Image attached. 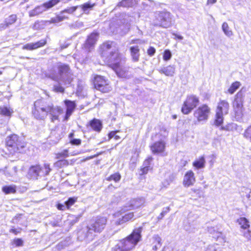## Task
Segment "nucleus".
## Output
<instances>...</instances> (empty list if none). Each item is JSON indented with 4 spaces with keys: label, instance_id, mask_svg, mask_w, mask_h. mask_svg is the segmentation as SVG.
<instances>
[{
    "label": "nucleus",
    "instance_id": "9d476101",
    "mask_svg": "<svg viewBox=\"0 0 251 251\" xmlns=\"http://www.w3.org/2000/svg\"><path fill=\"white\" fill-rule=\"evenodd\" d=\"M142 226L135 228L132 230L130 234L125 238H126L130 242V243L135 247L137 243L141 240L142 237Z\"/></svg>",
    "mask_w": 251,
    "mask_h": 251
},
{
    "label": "nucleus",
    "instance_id": "f03ea898",
    "mask_svg": "<svg viewBox=\"0 0 251 251\" xmlns=\"http://www.w3.org/2000/svg\"><path fill=\"white\" fill-rule=\"evenodd\" d=\"M51 170L50 164L47 163H44L43 167L39 164L31 165L28 170L27 176L29 179L36 180L40 176L49 175Z\"/></svg>",
    "mask_w": 251,
    "mask_h": 251
},
{
    "label": "nucleus",
    "instance_id": "cd10ccee",
    "mask_svg": "<svg viewBox=\"0 0 251 251\" xmlns=\"http://www.w3.org/2000/svg\"><path fill=\"white\" fill-rule=\"evenodd\" d=\"M70 165L69 162L67 159H59L54 163V166L58 169H61L66 167Z\"/></svg>",
    "mask_w": 251,
    "mask_h": 251
},
{
    "label": "nucleus",
    "instance_id": "6e6552de",
    "mask_svg": "<svg viewBox=\"0 0 251 251\" xmlns=\"http://www.w3.org/2000/svg\"><path fill=\"white\" fill-rule=\"evenodd\" d=\"M150 148L151 152L154 154L167 155V153L165 152L166 144L165 142L162 140L153 143L150 146Z\"/></svg>",
    "mask_w": 251,
    "mask_h": 251
},
{
    "label": "nucleus",
    "instance_id": "a18cd8bd",
    "mask_svg": "<svg viewBox=\"0 0 251 251\" xmlns=\"http://www.w3.org/2000/svg\"><path fill=\"white\" fill-rule=\"evenodd\" d=\"M22 230V228L21 227L16 228L13 226L9 230V232L14 235H17L20 234Z\"/></svg>",
    "mask_w": 251,
    "mask_h": 251
},
{
    "label": "nucleus",
    "instance_id": "5701e85b",
    "mask_svg": "<svg viewBox=\"0 0 251 251\" xmlns=\"http://www.w3.org/2000/svg\"><path fill=\"white\" fill-rule=\"evenodd\" d=\"M237 223L240 226L241 228L248 229L250 227L249 220L245 217H240L237 220Z\"/></svg>",
    "mask_w": 251,
    "mask_h": 251
},
{
    "label": "nucleus",
    "instance_id": "de8ad7c7",
    "mask_svg": "<svg viewBox=\"0 0 251 251\" xmlns=\"http://www.w3.org/2000/svg\"><path fill=\"white\" fill-rule=\"evenodd\" d=\"M242 197L249 205H251V191L246 195H243Z\"/></svg>",
    "mask_w": 251,
    "mask_h": 251
},
{
    "label": "nucleus",
    "instance_id": "a19ab883",
    "mask_svg": "<svg viewBox=\"0 0 251 251\" xmlns=\"http://www.w3.org/2000/svg\"><path fill=\"white\" fill-rule=\"evenodd\" d=\"M243 136L251 142V125L245 130Z\"/></svg>",
    "mask_w": 251,
    "mask_h": 251
},
{
    "label": "nucleus",
    "instance_id": "a878e982",
    "mask_svg": "<svg viewBox=\"0 0 251 251\" xmlns=\"http://www.w3.org/2000/svg\"><path fill=\"white\" fill-rule=\"evenodd\" d=\"M208 111H196L194 115L197 118L198 121H203L207 119Z\"/></svg>",
    "mask_w": 251,
    "mask_h": 251
},
{
    "label": "nucleus",
    "instance_id": "dca6fc26",
    "mask_svg": "<svg viewBox=\"0 0 251 251\" xmlns=\"http://www.w3.org/2000/svg\"><path fill=\"white\" fill-rule=\"evenodd\" d=\"M99 34L97 33H92L88 36L87 40L84 44V48L90 51L94 47L97 40L98 39Z\"/></svg>",
    "mask_w": 251,
    "mask_h": 251
},
{
    "label": "nucleus",
    "instance_id": "f8f14e48",
    "mask_svg": "<svg viewBox=\"0 0 251 251\" xmlns=\"http://www.w3.org/2000/svg\"><path fill=\"white\" fill-rule=\"evenodd\" d=\"M116 44L114 42L106 41L100 46V51L102 57L106 56L111 50L117 49Z\"/></svg>",
    "mask_w": 251,
    "mask_h": 251
},
{
    "label": "nucleus",
    "instance_id": "aec40b11",
    "mask_svg": "<svg viewBox=\"0 0 251 251\" xmlns=\"http://www.w3.org/2000/svg\"><path fill=\"white\" fill-rule=\"evenodd\" d=\"M90 125L92 128L93 129V130L98 132H100L102 128V123L99 119H92L90 122Z\"/></svg>",
    "mask_w": 251,
    "mask_h": 251
},
{
    "label": "nucleus",
    "instance_id": "37998d69",
    "mask_svg": "<svg viewBox=\"0 0 251 251\" xmlns=\"http://www.w3.org/2000/svg\"><path fill=\"white\" fill-rule=\"evenodd\" d=\"M170 208L169 207H166L165 209L164 210H163L159 215L157 217V220L160 221L162 220L163 217L166 215L169 211H170Z\"/></svg>",
    "mask_w": 251,
    "mask_h": 251
},
{
    "label": "nucleus",
    "instance_id": "4d7b16f0",
    "mask_svg": "<svg viewBox=\"0 0 251 251\" xmlns=\"http://www.w3.org/2000/svg\"><path fill=\"white\" fill-rule=\"evenodd\" d=\"M198 110H209V109H208V107L207 105L204 104V105H203L202 106L199 107V108Z\"/></svg>",
    "mask_w": 251,
    "mask_h": 251
},
{
    "label": "nucleus",
    "instance_id": "a211bd4d",
    "mask_svg": "<svg viewBox=\"0 0 251 251\" xmlns=\"http://www.w3.org/2000/svg\"><path fill=\"white\" fill-rule=\"evenodd\" d=\"M47 43V41L42 39L34 43H28L23 47V50H33L44 46Z\"/></svg>",
    "mask_w": 251,
    "mask_h": 251
},
{
    "label": "nucleus",
    "instance_id": "4468645a",
    "mask_svg": "<svg viewBox=\"0 0 251 251\" xmlns=\"http://www.w3.org/2000/svg\"><path fill=\"white\" fill-rule=\"evenodd\" d=\"M112 69L120 77L126 78L128 76V68L122 65L120 63L116 62L113 64Z\"/></svg>",
    "mask_w": 251,
    "mask_h": 251
},
{
    "label": "nucleus",
    "instance_id": "1a4fd4ad",
    "mask_svg": "<svg viewBox=\"0 0 251 251\" xmlns=\"http://www.w3.org/2000/svg\"><path fill=\"white\" fill-rule=\"evenodd\" d=\"M199 103L198 97L195 95H191L187 97L185 100L184 101L183 107L181 110H193L196 108Z\"/></svg>",
    "mask_w": 251,
    "mask_h": 251
},
{
    "label": "nucleus",
    "instance_id": "f257e3e1",
    "mask_svg": "<svg viewBox=\"0 0 251 251\" xmlns=\"http://www.w3.org/2000/svg\"><path fill=\"white\" fill-rule=\"evenodd\" d=\"M5 147L11 155L22 153L25 147V143L18 135L12 134L8 135L5 141Z\"/></svg>",
    "mask_w": 251,
    "mask_h": 251
},
{
    "label": "nucleus",
    "instance_id": "c85d7f7f",
    "mask_svg": "<svg viewBox=\"0 0 251 251\" xmlns=\"http://www.w3.org/2000/svg\"><path fill=\"white\" fill-rule=\"evenodd\" d=\"M222 29L225 34L228 37H231L233 36V33L230 28L228 24L226 22H224L222 25Z\"/></svg>",
    "mask_w": 251,
    "mask_h": 251
},
{
    "label": "nucleus",
    "instance_id": "774afa93",
    "mask_svg": "<svg viewBox=\"0 0 251 251\" xmlns=\"http://www.w3.org/2000/svg\"><path fill=\"white\" fill-rule=\"evenodd\" d=\"M184 114H188L190 111H182Z\"/></svg>",
    "mask_w": 251,
    "mask_h": 251
},
{
    "label": "nucleus",
    "instance_id": "680f3d73",
    "mask_svg": "<svg viewBox=\"0 0 251 251\" xmlns=\"http://www.w3.org/2000/svg\"><path fill=\"white\" fill-rule=\"evenodd\" d=\"M174 35H175V36L179 40H182L183 39V37L181 35H177L176 34H174Z\"/></svg>",
    "mask_w": 251,
    "mask_h": 251
},
{
    "label": "nucleus",
    "instance_id": "412c9836",
    "mask_svg": "<svg viewBox=\"0 0 251 251\" xmlns=\"http://www.w3.org/2000/svg\"><path fill=\"white\" fill-rule=\"evenodd\" d=\"M205 160L204 156L200 157L193 162V166L196 169H199L203 168L205 166Z\"/></svg>",
    "mask_w": 251,
    "mask_h": 251
},
{
    "label": "nucleus",
    "instance_id": "20e7f679",
    "mask_svg": "<svg viewBox=\"0 0 251 251\" xmlns=\"http://www.w3.org/2000/svg\"><path fill=\"white\" fill-rule=\"evenodd\" d=\"M59 76L51 75L50 77L58 82L62 81L66 84H69L73 80V73L69 66L66 64H60L58 65Z\"/></svg>",
    "mask_w": 251,
    "mask_h": 251
},
{
    "label": "nucleus",
    "instance_id": "49530a36",
    "mask_svg": "<svg viewBox=\"0 0 251 251\" xmlns=\"http://www.w3.org/2000/svg\"><path fill=\"white\" fill-rule=\"evenodd\" d=\"M153 243L157 245L159 247L161 246V238L158 235H155L153 237Z\"/></svg>",
    "mask_w": 251,
    "mask_h": 251
},
{
    "label": "nucleus",
    "instance_id": "052dcab7",
    "mask_svg": "<svg viewBox=\"0 0 251 251\" xmlns=\"http://www.w3.org/2000/svg\"><path fill=\"white\" fill-rule=\"evenodd\" d=\"M160 247L156 244H154V245L152 247V250L156 251H157L158 248H159Z\"/></svg>",
    "mask_w": 251,
    "mask_h": 251
},
{
    "label": "nucleus",
    "instance_id": "4be33fe9",
    "mask_svg": "<svg viewBox=\"0 0 251 251\" xmlns=\"http://www.w3.org/2000/svg\"><path fill=\"white\" fill-rule=\"evenodd\" d=\"M130 50L133 60L135 62L138 61L140 56L139 47L137 46L131 47Z\"/></svg>",
    "mask_w": 251,
    "mask_h": 251
},
{
    "label": "nucleus",
    "instance_id": "473e14b6",
    "mask_svg": "<svg viewBox=\"0 0 251 251\" xmlns=\"http://www.w3.org/2000/svg\"><path fill=\"white\" fill-rule=\"evenodd\" d=\"M241 86V83L239 81H235L232 83L230 87L227 90V92L230 94H233Z\"/></svg>",
    "mask_w": 251,
    "mask_h": 251
},
{
    "label": "nucleus",
    "instance_id": "4c0bfd02",
    "mask_svg": "<svg viewBox=\"0 0 251 251\" xmlns=\"http://www.w3.org/2000/svg\"><path fill=\"white\" fill-rule=\"evenodd\" d=\"M229 108V104L226 100H221L218 105V110H226Z\"/></svg>",
    "mask_w": 251,
    "mask_h": 251
},
{
    "label": "nucleus",
    "instance_id": "2eb2a0df",
    "mask_svg": "<svg viewBox=\"0 0 251 251\" xmlns=\"http://www.w3.org/2000/svg\"><path fill=\"white\" fill-rule=\"evenodd\" d=\"M153 160L152 156L148 157L143 162V166L140 167L139 170V175L142 176L148 174L149 171L152 170V167L151 166V163Z\"/></svg>",
    "mask_w": 251,
    "mask_h": 251
},
{
    "label": "nucleus",
    "instance_id": "338daca9",
    "mask_svg": "<svg viewBox=\"0 0 251 251\" xmlns=\"http://www.w3.org/2000/svg\"><path fill=\"white\" fill-rule=\"evenodd\" d=\"M139 40H132L131 41V43H137L138 42H139Z\"/></svg>",
    "mask_w": 251,
    "mask_h": 251
},
{
    "label": "nucleus",
    "instance_id": "0e129e2a",
    "mask_svg": "<svg viewBox=\"0 0 251 251\" xmlns=\"http://www.w3.org/2000/svg\"><path fill=\"white\" fill-rule=\"evenodd\" d=\"M58 119V117L57 116L53 115L52 118V121H54L55 120Z\"/></svg>",
    "mask_w": 251,
    "mask_h": 251
},
{
    "label": "nucleus",
    "instance_id": "b1692460",
    "mask_svg": "<svg viewBox=\"0 0 251 251\" xmlns=\"http://www.w3.org/2000/svg\"><path fill=\"white\" fill-rule=\"evenodd\" d=\"M17 20V16L16 15H11L7 18L5 20L4 25L1 24L0 25V27L5 28L6 27L8 26L9 25H11L14 24Z\"/></svg>",
    "mask_w": 251,
    "mask_h": 251
},
{
    "label": "nucleus",
    "instance_id": "c03bdc74",
    "mask_svg": "<svg viewBox=\"0 0 251 251\" xmlns=\"http://www.w3.org/2000/svg\"><path fill=\"white\" fill-rule=\"evenodd\" d=\"M172 57V53L169 50H166L164 52L163 59L165 61L170 60Z\"/></svg>",
    "mask_w": 251,
    "mask_h": 251
},
{
    "label": "nucleus",
    "instance_id": "5fc2aeb1",
    "mask_svg": "<svg viewBox=\"0 0 251 251\" xmlns=\"http://www.w3.org/2000/svg\"><path fill=\"white\" fill-rule=\"evenodd\" d=\"M155 51L156 50L153 47H150L147 50V53L149 55L152 56L154 54Z\"/></svg>",
    "mask_w": 251,
    "mask_h": 251
},
{
    "label": "nucleus",
    "instance_id": "2f4dec72",
    "mask_svg": "<svg viewBox=\"0 0 251 251\" xmlns=\"http://www.w3.org/2000/svg\"><path fill=\"white\" fill-rule=\"evenodd\" d=\"M223 123V114L222 111H218L216 114L214 124L216 126H221Z\"/></svg>",
    "mask_w": 251,
    "mask_h": 251
},
{
    "label": "nucleus",
    "instance_id": "6ab92c4d",
    "mask_svg": "<svg viewBox=\"0 0 251 251\" xmlns=\"http://www.w3.org/2000/svg\"><path fill=\"white\" fill-rule=\"evenodd\" d=\"M134 219V212H129L122 216V217L116 222V225H120L131 221Z\"/></svg>",
    "mask_w": 251,
    "mask_h": 251
},
{
    "label": "nucleus",
    "instance_id": "72a5a7b5",
    "mask_svg": "<svg viewBox=\"0 0 251 251\" xmlns=\"http://www.w3.org/2000/svg\"><path fill=\"white\" fill-rule=\"evenodd\" d=\"M133 4V0H123L119 2L117 6H123L124 7H128L132 6Z\"/></svg>",
    "mask_w": 251,
    "mask_h": 251
},
{
    "label": "nucleus",
    "instance_id": "bf43d9fd",
    "mask_svg": "<svg viewBox=\"0 0 251 251\" xmlns=\"http://www.w3.org/2000/svg\"><path fill=\"white\" fill-rule=\"evenodd\" d=\"M81 86H83V84L82 83H79L78 84V89L77 91L78 92H81L82 90V87Z\"/></svg>",
    "mask_w": 251,
    "mask_h": 251
},
{
    "label": "nucleus",
    "instance_id": "0eeeda50",
    "mask_svg": "<svg viewBox=\"0 0 251 251\" xmlns=\"http://www.w3.org/2000/svg\"><path fill=\"white\" fill-rule=\"evenodd\" d=\"M135 247L125 237L119 241L118 243L111 249V251H131Z\"/></svg>",
    "mask_w": 251,
    "mask_h": 251
},
{
    "label": "nucleus",
    "instance_id": "7c9ffc66",
    "mask_svg": "<svg viewBox=\"0 0 251 251\" xmlns=\"http://www.w3.org/2000/svg\"><path fill=\"white\" fill-rule=\"evenodd\" d=\"M69 156V151L68 149H65L60 152L55 153V158L57 160L65 159Z\"/></svg>",
    "mask_w": 251,
    "mask_h": 251
},
{
    "label": "nucleus",
    "instance_id": "9b49d317",
    "mask_svg": "<svg viewBox=\"0 0 251 251\" xmlns=\"http://www.w3.org/2000/svg\"><path fill=\"white\" fill-rule=\"evenodd\" d=\"M104 61L108 64L112 68V65L115 63H120V57L118 49L114 50H111L106 56L102 57Z\"/></svg>",
    "mask_w": 251,
    "mask_h": 251
},
{
    "label": "nucleus",
    "instance_id": "6e6d98bb",
    "mask_svg": "<svg viewBox=\"0 0 251 251\" xmlns=\"http://www.w3.org/2000/svg\"><path fill=\"white\" fill-rule=\"evenodd\" d=\"M57 209L59 210H64V205L61 203H58L56 205Z\"/></svg>",
    "mask_w": 251,
    "mask_h": 251
},
{
    "label": "nucleus",
    "instance_id": "ddd939ff",
    "mask_svg": "<svg viewBox=\"0 0 251 251\" xmlns=\"http://www.w3.org/2000/svg\"><path fill=\"white\" fill-rule=\"evenodd\" d=\"M196 181L194 173L192 170H189L184 174L182 184L185 187H189L193 186Z\"/></svg>",
    "mask_w": 251,
    "mask_h": 251
},
{
    "label": "nucleus",
    "instance_id": "bb28decb",
    "mask_svg": "<svg viewBox=\"0 0 251 251\" xmlns=\"http://www.w3.org/2000/svg\"><path fill=\"white\" fill-rule=\"evenodd\" d=\"M122 178V176L119 172H116L110 175L109 176L105 178L106 181H114L117 183L120 181Z\"/></svg>",
    "mask_w": 251,
    "mask_h": 251
},
{
    "label": "nucleus",
    "instance_id": "c756f323",
    "mask_svg": "<svg viewBox=\"0 0 251 251\" xmlns=\"http://www.w3.org/2000/svg\"><path fill=\"white\" fill-rule=\"evenodd\" d=\"M175 68L172 66H168L161 69L160 72L167 76H173L175 73Z\"/></svg>",
    "mask_w": 251,
    "mask_h": 251
},
{
    "label": "nucleus",
    "instance_id": "69168bd1",
    "mask_svg": "<svg viewBox=\"0 0 251 251\" xmlns=\"http://www.w3.org/2000/svg\"><path fill=\"white\" fill-rule=\"evenodd\" d=\"M191 191H193L194 193H197L198 191V190L196 189H192Z\"/></svg>",
    "mask_w": 251,
    "mask_h": 251
},
{
    "label": "nucleus",
    "instance_id": "f704fd0d",
    "mask_svg": "<svg viewBox=\"0 0 251 251\" xmlns=\"http://www.w3.org/2000/svg\"><path fill=\"white\" fill-rule=\"evenodd\" d=\"M60 1V0H50L49 1L44 3L43 4V6L46 9H49L57 4Z\"/></svg>",
    "mask_w": 251,
    "mask_h": 251
},
{
    "label": "nucleus",
    "instance_id": "8fccbe9b",
    "mask_svg": "<svg viewBox=\"0 0 251 251\" xmlns=\"http://www.w3.org/2000/svg\"><path fill=\"white\" fill-rule=\"evenodd\" d=\"M77 8V6H73L72 7H70V8L65 9L64 10L62 11L61 13H70V14L73 13L76 10Z\"/></svg>",
    "mask_w": 251,
    "mask_h": 251
},
{
    "label": "nucleus",
    "instance_id": "79ce46f5",
    "mask_svg": "<svg viewBox=\"0 0 251 251\" xmlns=\"http://www.w3.org/2000/svg\"><path fill=\"white\" fill-rule=\"evenodd\" d=\"M12 244L15 247H21L23 246V241L21 238H16L13 240Z\"/></svg>",
    "mask_w": 251,
    "mask_h": 251
},
{
    "label": "nucleus",
    "instance_id": "13d9d810",
    "mask_svg": "<svg viewBox=\"0 0 251 251\" xmlns=\"http://www.w3.org/2000/svg\"><path fill=\"white\" fill-rule=\"evenodd\" d=\"M217 1V0H207V4H213Z\"/></svg>",
    "mask_w": 251,
    "mask_h": 251
},
{
    "label": "nucleus",
    "instance_id": "393cba45",
    "mask_svg": "<svg viewBox=\"0 0 251 251\" xmlns=\"http://www.w3.org/2000/svg\"><path fill=\"white\" fill-rule=\"evenodd\" d=\"M17 191V187L15 185H5L2 187V191L6 195L15 194Z\"/></svg>",
    "mask_w": 251,
    "mask_h": 251
},
{
    "label": "nucleus",
    "instance_id": "39448f33",
    "mask_svg": "<svg viewBox=\"0 0 251 251\" xmlns=\"http://www.w3.org/2000/svg\"><path fill=\"white\" fill-rule=\"evenodd\" d=\"M156 19L158 25L164 28H168L172 25V17L171 13L166 11L158 12L156 13Z\"/></svg>",
    "mask_w": 251,
    "mask_h": 251
},
{
    "label": "nucleus",
    "instance_id": "e2e57ef3",
    "mask_svg": "<svg viewBox=\"0 0 251 251\" xmlns=\"http://www.w3.org/2000/svg\"><path fill=\"white\" fill-rule=\"evenodd\" d=\"M74 132H72L69 134V138L71 139L74 137Z\"/></svg>",
    "mask_w": 251,
    "mask_h": 251
},
{
    "label": "nucleus",
    "instance_id": "c9c22d12",
    "mask_svg": "<svg viewBox=\"0 0 251 251\" xmlns=\"http://www.w3.org/2000/svg\"><path fill=\"white\" fill-rule=\"evenodd\" d=\"M67 18L68 17L65 16H57L54 18H51L50 21H47V22H49L50 24L57 23Z\"/></svg>",
    "mask_w": 251,
    "mask_h": 251
},
{
    "label": "nucleus",
    "instance_id": "f3484780",
    "mask_svg": "<svg viewBox=\"0 0 251 251\" xmlns=\"http://www.w3.org/2000/svg\"><path fill=\"white\" fill-rule=\"evenodd\" d=\"M243 93L240 91L235 96V100L233 103V107L237 110H240L243 107Z\"/></svg>",
    "mask_w": 251,
    "mask_h": 251
},
{
    "label": "nucleus",
    "instance_id": "423d86ee",
    "mask_svg": "<svg viewBox=\"0 0 251 251\" xmlns=\"http://www.w3.org/2000/svg\"><path fill=\"white\" fill-rule=\"evenodd\" d=\"M94 84L95 88L102 93H107L112 89L108 80L103 76L98 75L95 77Z\"/></svg>",
    "mask_w": 251,
    "mask_h": 251
},
{
    "label": "nucleus",
    "instance_id": "58836bf2",
    "mask_svg": "<svg viewBox=\"0 0 251 251\" xmlns=\"http://www.w3.org/2000/svg\"><path fill=\"white\" fill-rule=\"evenodd\" d=\"M77 199L76 197H70L65 202L68 209H69L70 207L75 203L77 201Z\"/></svg>",
    "mask_w": 251,
    "mask_h": 251
},
{
    "label": "nucleus",
    "instance_id": "864d4df0",
    "mask_svg": "<svg viewBox=\"0 0 251 251\" xmlns=\"http://www.w3.org/2000/svg\"><path fill=\"white\" fill-rule=\"evenodd\" d=\"M54 90L55 92L62 93L64 92V89L61 86L56 85L54 86Z\"/></svg>",
    "mask_w": 251,
    "mask_h": 251
},
{
    "label": "nucleus",
    "instance_id": "e433bc0d",
    "mask_svg": "<svg viewBox=\"0 0 251 251\" xmlns=\"http://www.w3.org/2000/svg\"><path fill=\"white\" fill-rule=\"evenodd\" d=\"M119 130H114L110 131L108 134V139H114L115 140H118L121 139V137L117 134L118 132H119Z\"/></svg>",
    "mask_w": 251,
    "mask_h": 251
},
{
    "label": "nucleus",
    "instance_id": "09e8293b",
    "mask_svg": "<svg viewBox=\"0 0 251 251\" xmlns=\"http://www.w3.org/2000/svg\"><path fill=\"white\" fill-rule=\"evenodd\" d=\"M94 4H91L90 3H86L80 6L82 10L85 12L88 9L91 8L94 6Z\"/></svg>",
    "mask_w": 251,
    "mask_h": 251
},
{
    "label": "nucleus",
    "instance_id": "3c124183",
    "mask_svg": "<svg viewBox=\"0 0 251 251\" xmlns=\"http://www.w3.org/2000/svg\"><path fill=\"white\" fill-rule=\"evenodd\" d=\"M70 143L73 145L78 146L81 144V140L80 139H73L70 141Z\"/></svg>",
    "mask_w": 251,
    "mask_h": 251
},
{
    "label": "nucleus",
    "instance_id": "7ed1b4c3",
    "mask_svg": "<svg viewBox=\"0 0 251 251\" xmlns=\"http://www.w3.org/2000/svg\"><path fill=\"white\" fill-rule=\"evenodd\" d=\"M107 223V218L104 216L98 215L92 218L90 224L87 226V231L89 233H100L105 229Z\"/></svg>",
    "mask_w": 251,
    "mask_h": 251
},
{
    "label": "nucleus",
    "instance_id": "603ef678",
    "mask_svg": "<svg viewBox=\"0 0 251 251\" xmlns=\"http://www.w3.org/2000/svg\"><path fill=\"white\" fill-rule=\"evenodd\" d=\"M12 111H0V115L2 116L9 117L11 115Z\"/></svg>",
    "mask_w": 251,
    "mask_h": 251
},
{
    "label": "nucleus",
    "instance_id": "ea45409f",
    "mask_svg": "<svg viewBox=\"0 0 251 251\" xmlns=\"http://www.w3.org/2000/svg\"><path fill=\"white\" fill-rule=\"evenodd\" d=\"M65 105L67 106V109L68 110H74L75 107V101L66 100L65 101Z\"/></svg>",
    "mask_w": 251,
    "mask_h": 251
}]
</instances>
